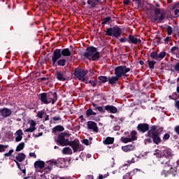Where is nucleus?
Listing matches in <instances>:
<instances>
[{
  "label": "nucleus",
  "instance_id": "nucleus-37",
  "mask_svg": "<svg viewBox=\"0 0 179 179\" xmlns=\"http://www.w3.org/2000/svg\"><path fill=\"white\" fill-rule=\"evenodd\" d=\"M121 142H122L123 143H128V142H132V139L131 138H128V137H122L120 138Z\"/></svg>",
  "mask_w": 179,
  "mask_h": 179
},
{
  "label": "nucleus",
  "instance_id": "nucleus-48",
  "mask_svg": "<svg viewBox=\"0 0 179 179\" xmlns=\"http://www.w3.org/2000/svg\"><path fill=\"white\" fill-rule=\"evenodd\" d=\"M92 106L93 107L92 110H94V111H97V110L99 109V106H97V104L95 103H92Z\"/></svg>",
  "mask_w": 179,
  "mask_h": 179
},
{
  "label": "nucleus",
  "instance_id": "nucleus-2",
  "mask_svg": "<svg viewBox=\"0 0 179 179\" xmlns=\"http://www.w3.org/2000/svg\"><path fill=\"white\" fill-rule=\"evenodd\" d=\"M81 57H84V59L88 61H96L100 59V52L97 51V48L90 46L81 54Z\"/></svg>",
  "mask_w": 179,
  "mask_h": 179
},
{
  "label": "nucleus",
  "instance_id": "nucleus-38",
  "mask_svg": "<svg viewBox=\"0 0 179 179\" xmlns=\"http://www.w3.org/2000/svg\"><path fill=\"white\" fill-rule=\"evenodd\" d=\"M154 13H155V16H152V17H157L158 15H162V10H160V8H155L154 9Z\"/></svg>",
  "mask_w": 179,
  "mask_h": 179
},
{
  "label": "nucleus",
  "instance_id": "nucleus-57",
  "mask_svg": "<svg viewBox=\"0 0 179 179\" xmlns=\"http://www.w3.org/2000/svg\"><path fill=\"white\" fill-rule=\"evenodd\" d=\"M174 131L177 134V135H179V125L175 127Z\"/></svg>",
  "mask_w": 179,
  "mask_h": 179
},
{
  "label": "nucleus",
  "instance_id": "nucleus-17",
  "mask_svg": "<svg viewBox=\"0 0 179 179\" xmlns=\"http://www.w3.org/2000/svg\"><path fill=\"white\" fill-rule=\"evenodd\" d=\"M137 131L138 132H142V134H145V132H149L150 129H149V124L148 123H140L137 126Z\"/></svg>",
  "mask_w": 179,
  "mask_h": 179
},
{
  "label": "nucleus",
  "instance_id": "nucleus-62",
  "mask_svg": "<svg viewBox=\"0 0 179 179\" xmlns=\"http://www.w3.org/2000/svg\"><path fill=\"white\" fill-rule=\"evenodd\" d=\"M148 9L149 10H155V6H153V4H150Z\"/></svg>",
  "mask_w": 179,
  "mask_h": 179
},
{
  "label": "nucleus",
  "instance_id": "nucleus-1",
  "mask_svg": "<svg viewBox=\"0 0 179 179\" xmlns=\"http://www.w3.org/2000/svg\"><path fill=\"white\" fill-rule=\"evenodd\" d=\"M164 131V128L159 126L152 125L150 127V130L145 134V142L147 143H155V145H160L162 143V138L160 135Z\"/></svg>",
  "mask_w": 179,
  "mask_h": 179
},
{
  "label": "nucleus",
  "instance_id": "nucleus-42",
  "mask_svg": "<svg viewBox=\"0 0 179 179\" xmlns=\"http://www.w3.org/2000/svg\"><path fill=\"white\" fill-rule=\"evenodd\" d=\"M166 30L168 36H171V34H173V27H171V26H168Z\"/></svg>",
  "mask_w": 179,
  "mask_h": 179
},
{
  "label": "nucleus",
  "instance_id": "nucleus-4",
  "mask_svg": "<svg viewBox=\"0 0 179 179\" xmlns=\"http://www.w3.org/2000/svg\"><path fill=\"white\" fill-rule=\"evenodd\" d=\"M65 136H69V134L62 132L57 135V138L55 139V142L58 146H68L69 145V139L66 138Z\"/></svg>",
  "mask_w": 179,
  "mask_h": 179
},
{
  "label": "nucleus",
  "instance_id": "nucleus-33",
  "mask_svg": "<svg viewBox=\"0 0 179 179\" xmlns=\"http://www.w3.org/2000/svg\"><path fill=\"white\" fill-rule=\"evenodd\" d=\"M111 22H113L111 17H106L102 20L101 24L104 26V24H108V23H111Z\"/></svg>",
  "mask_w": 179,
  "mask_h": 179
},
{
  "label": "nucleus",
  "instance_id": "nucleus-25",
  "mask_svg": "<svg viewBox=\"0 0 179 179\" xmlns=\"http://www.w3.org/2000/svg\"><path fill=\"white\" fill-rule=\"evenodd\" d=\"M34 167L35 169H40L41 170H43L45 167V162L43 161H36L34 163Z\"/></svg>",
  "mask_w": 179,
  "mask_h": 179
},
{
  "label": "nucleus",
  "instance_id": "nucleus-50",
  "mask_svg": "<svg viewBox=\"0 0 179 179\" xmlns=\"http://www.w3.org/2000/svg\"><path fill=\"white\" fill-rule=\"evenodd\" d=\"M179 50L178 47H177V46H173V47H172L171 49V52L174 53V52H176V51H177V50Z\"/></svg>",
  "mask_w": 179,
  "mask_h": 179
},
{
  "label": "nucleus",
  "instance_id": "nucleus-52",
  "mask_svg": "<svg viewBox=\"0 0 179 179\" xmlns=\"http://www.w3.org/2000/svg\"><path fill=\"white\" fill-rule=\"evenodd\" d=\"M22 136H17V137L15 138V142H20V141H22Z\"/></svg>",
  "mask_w": 179,
  "mask_h": 179
},
{
  "label": "nucleus",
  "instance_id": "nucleus-55",
  "mask_svg": "<svg viewBox=\"0 0 179 179\" xmlns=\"http://www.w3.org/2000/svg\"><path fill=\"white\" fill-rule=\"evenodd\" d=\"M16 135L17 136H21L23 135V131H22V129H19L16 131Z\"/></svg>",
  "mask_w": 179,
  "mask_h": 179
},
{
  "label": "nucleus",
  "instance_id": "nucleus-9",
  "mask_svg": "<svg viewBox=\"0 0 179 179\" xmlns=\"http://www.w3.org/2000/svg\"><path fill=\"white\" fill-rule=\"evenodd\" d=\"M68 146L72 148L73 153H76V152H82V150H83V145L80 144V142L78 139L69 141Z\"/></svg>",
  "mask_w": 179,
  "mask_h": 179
},
{
  "label": "nucleus",
  "instance_id": "nucleus-43",
  "mask_svg": "<svg viewBox=\"0 0 179 179\" xmlns=\"http://www.w3.org/2000/svg\"><path fill=\"white\" fill-rule=\"evenodd\" d=\"M101 114H104L106 113V108H103V106H98V110H97Z\"/></svg>",
  "mask_w": 179,
  "mask_h": 179
},
{
  "label": "nucleus",
  "instance_id": "nucleus-19",
  "mask_svg": "<svg viewBox=\"0 0 179 179\" xmlns=\"http://www.w3.org/2000/svg\"><path fill=\"white\" fill-rule=\"evenodd\" d=\"M87 127L88 129H91L94 132H99V127H97V123H96V122L88 121Z\"/></svg>",
  "mask_w": 179,
  "mask_h": 179
},
{
  "label": "nucleus",
  "instance_id": "nucleus-51",
  "mask_svg": "<svg viewBox=\"0 0 179 179\" xmlns=\"http://www.w3.org/2000/svg\"><path fill=\"white\" fill-rule=\"evenodd\" d=\"M29 124L30 127H31L32 128H36V125H37V123H36L34 120H31Z\"/></svg>",
  "mask_w": 179,
  "mask_h": 179
},
{
  "label": "nucleus",
  "instance_id": "nucleus-24",
  "mask_svg": "<svg viewBox=\"0 0 179 179\" xmlns=\"http://www.w3.org/2000/svg\"><path fill=\"white\" fill-rule=\"evenodd\" d=\"M87 3L90 6V8H96L98 3H101V0H87Z\"/></svg>",
  "mask_w": 179,
  "mask_h": 179
},
{
  "label": "nucleus",
  "instance_id": "nucleus-18",
  "mask_svg": "<svg viewBox=\"0 0 179 179\" xmlns=\"http://www.w3.org/2000/svg\"><path fill=\"white\" fill-rule=\"evenodd\" d=\"M129 43L134 44V45H138L142 43V40L135 37L134 35H129Z\"/></svg>",
  "mask_w": 179,
  "mask_h": 179
},
{
  "label": "nucleus",
  "instance_id": "nucleus-36",
  "mask_svg": "<svg viewBox=\"0 0 179 179\" xmlns=\"http://www.w3.org/2000/svg\"><path fill=\"white\" fill-rule=\"evenodd\" d=\"M136 135H138V132H136V131L133 130L131 132V141H136L138 139V138L136 137Z\"/></svg>",
  "mask_w": 179,
  "mask_h": 179
},
{
  "label": "nucleus",
  "instance_id": "nucleus-34",
  "mask_svg": "<svg viewBox=\"0 0 179 179\" xmlns=\"http://www.w3.org/2000/svg\"><path fill=\"white\" fill-rule=\"evenodd\" d=\"M63 155H72V149L69 147L64 148L62 150Z\"/></svg>",
  "mask_w": 179,
  "mask_h": 179
},
{
  "label": "nucleus",
  "instance_id": "nucleus-5",
  "mask_svg": "<svg viewBox=\"0 0 179 179\" xmlns=\"http://www.w3.org/2000/svg\"><path fill=\"white\" fill-rule=\"evenodd\" d=\"M87 73H89V71L87 70L83 69L78 66L75 69L73 76L76 79H78L80 81H85V77H86V75H87Z\"/></svg>",
  "mask_w": 179,
  "mask_h": 179
},
{
  "label": "nucleus",
  "instance_id": "nucleus-45",
  "mask_svg": "<svg viewBox=\"0 0 179 179\" xmlns=\"http://www.w3.org/2000/svg\"><path fill=\"white\" fill-rule=\"evenodd\" d=\"M169 139H170V134H169V133L164 134L163 141H169Z\"/></svg>",
  "mask_w": 179,
  "mask_h": 179
},
{
  "label": "nucleus",
  "instance_id": "nucleus-63",
  "mask_svg": "<svg viewBox=\"0 0 179 179\" xmlns=\"http://www.w3.org/2000/svg\"><path fill=\"white\" fill-rule=\"evenodd\" d=\"M88 83H90V85H92V86L93 87H95V83H94V80H90L88 81Z\"/></svg>",
  "mask_w": 179,
  "mask_h": 179
},
{
  "label": "nucleus",
  "instance_id": "nucleus-20",
  "mask_svg": "<svg viewBox=\"0 0 179 179\" xmlns=\"http://www.w3.org/2000/svg\"><path fill=\"white\" fill-rule=\"evenodd\" d=\"M104 108L106 111H108V113H110L111 114H115L118 112V109L114 106L106 105Z\"/></svg>",
  "mask_w": 179,
  "mask_h": 179
},
{
  "label": "nucleus",
  "instance_id": "nucleus-28",
  "mask_svg": "<svg viewBox=\"0 0 179 179\" xmlns=\"http://www.w3.org/2000/svg\"><path fill=\"white\" fill-rule=\"evenodd\" d=\"M26 159V155L23 152L18 153L17 155L15 157V161L22 163V162H24Z\"/></svg>",
  "mask_w": 179,
  "mask_h": 179
},
{
  "label": "nucleus",
  "instance_id": "nucleus-10",
  "mask_svg": "<svg viewBox=\"0 0 179 179\" xmlns=\"http://www.w3.org/2000/svg\"><path fill=\"white\" fill-rule=\"evenodd\" d=\"M52 66H65L66 65V59L55 57V53L53 52L52 55Z\"/></svg>",
  "mask_w": 179,
  "mask_h": 179
},
{
  "label": "nucleus",
  "instance_id": "nucleus-47",
  "mask_svg": "<svg viewBox=\"0 0 179 179\" xmlns=\"http://www.w3.org/2000/svg\"><path fill=\"white\" fill-rule=\"evenodd\" d=\"M13 153V150H10L8 152L4 154V156L6 157H9L12 156Z\"/></svg>",
  "mask_w": 179,
  "mask_h": 179
},
{
  "label": "nucleus",
  "instance_id": "nucleus-46",
  "mask_svg": "<svg viewBox=\"0 0 179 179\" xmlns=\"http://www.w3.org/2000/svg\"><path fill=\"white\" fill-rule=\"evenodd\" d=\"M120 43H129V38L123 37L120 39Z\"/></svg>",
  "mask_w": 179,
  "mask_h": 179
},
{
  "label": "nucleus",
  "instance_id": "nucleus-6",
  "mask_svg": "<svg viewBox=\"0 0 179 179\" xmlns=\"http://www.w3.org/2000/svg\"><path fill=\"white\" fill-rule=\"evenodd\" d=\"M166 14V11H163L159 17H152L151 20L153 22V23H155V22H157V23H162V22H163V20L165 19H171V20H173V19H176V17H173L171 14Z\"/></svg>",
  "mask_w": 179,
  "mask_h": 179
},
{
  "label": "nucleus",
  "instance_id": "nucleus-54",
  "mask_svg": "<svg viewBox=\"0 0 179 179\" xmlns=\"http://www.w3.org/2000/svg\"><path fill=\"white\" fill-rule=\"evenodd\" d=\"M174 69L176 71V72H179V62L175 65Z\"/></svg>",
  "mask_w": 179,
  "mask_h": 179
},
{
  "label": "nucleus",
  "instance_id": "nucleus-3",
  "mask_svg": "<svg viewBox=\"0 0 179 179\" xmlns=\"http://www.w3.org/2000/svg\"><path fill=\"white\" fill-rule=\"evenodd\" d=\"M106 36L109 37H115V38H120L122 34V29L119 26H114L113 27L107 28L105 31Z\"/></svg>",
  "mask_w": 179,
  "mask_h": 179
},
{
  "label": "nucleus",
  "instance_id": "nucleus-32",
  "mask_svg": "<svg viewBox=\"0 0 179 179\" xmlns=\"http://www.w3.org/2000/svg\"><path fill=\"white\" fill-rule=\"evenodd\" d=\"M104 145H113L114 143V137H107L103 141Z\"/></svg>",
  "mask_w": 179,
  "mask_h": 179
},
{
  "label": "nucleus",
  "instance_id": "nucleus-12",
  "mask_svg": "<svg viewBox=\"0 0 179 179\" xmlns=\"http://www.w3.org/2000/svg\"><path fill=\"white\" fill-rule=\"evenodd\" d=\"M167 55V52L162 51L159 54L157 51H155L150 53V57L152 59H155V61H162Z\"/></svg>",
  "mask_w": 179,
  "mask_h": 179
},
{
  "label": "nucleus",
  "instance_id": "nucleus-30",
  "mask_svg": "<svg viewBox=\"0 0 179 179\" xmlns=\"http://www.w3.org/2000/svg\"><path fill=\"white\" fill-rule=\"evenodd\" d=\"M85 115L87 118H90L92 115H97V113L93 111V109L90 108L86 110Z\"/></svg>",
  "mask_w": 179,
  "mask_h": 179
},
{
  "label": "nucleus",
  "instance_id": "nucleus-44",
  "mask_svg": "<svg viewBox=\"0 0 179 179\" xmlns=\"http://www.w3.org/2000/svg\"><path fill=\"white\" fill-rule=\"evenodd\" d=\"M36 129H37V128L36 127H31V126L29 127V128L25 130V132H34V131H36Z\"/></svg>",
  "mask_w": 179,
  "mask_h": 179
},
{
  "label": "nucleus",
  "instance_id": "nucleus-11",
  "mask_svg": "<svg viewBox=\"0 0 179 179\" xmlns=\"http://www.w3.org/2000/svg\"><path fill=\"white\" fill-rule=\"evenodd\" d=\"M161 176L165 178L170 177V176H172V177H177V176H178V170L177 169V167H171L168 171L163 170L161 172Z\"/></svg>",
  "mask_w": 179,
  "mask_h": 179
},
{
  "label": "nucleus",
  "instance_id": "nucleus-64",
  "mask_svg": "<svg viewBox=\"0 0 179 179\" xmlns=\"http://www.w3.org/2000/svg\"><path fill=\"white\" fill-rule=\"evenodd\" d=\"M175 107L179 110V100L176 101Z\"/></svg>",
  "mask_w": 179,
  "mask_h": 179
},
{
  "label": "nucleus",
  "instance_id": "nucleus-40",
  "mask_svg": "<svg viewBox=\"0 0 179 179\" xmlns=\"http://www.w3.org/2000/svg\"><path fill=\"white\" fill-rule=\"evenodd\" d=\"M155 65H156V62L155 61H150L148 62V66L150 69H155Z\"/></svg>",
  "mask_w": 179,
  "mask_h": 179
},
{
  "label": "nucleus",
  "instance_id": "nucleus-15",
  "mask_svg": "<svg viewBox=\"0 0 179 179\" xmlns=\"http://www.w3.org/2000/svg\"><path fill=\"white\" fill-rule=\"evenodd\" d=\"M66 71H57L55 73V78L60 82H66V80H68V76H66Z\"/></svg>",
  "mask_w": 179,
  "mask_h": 179
},
{
  "label": "nucleus",
  "instance_id": "nucleus-26",
  "mask_svg": "<svg viewBox=\"0 0 179 179\" xmlns=\"http://www.w3.org/2000/svg\"><path fill=\"white\" fill-rule=\"evenodd\" d=\"M159 155L161 156H163L164 157H166L167 159H170V157H171V149L168 148L166 150H164V152H160Z\"/></svg>",
  "mask_w": 179,
  "mask_h": 179
},
{
  "label": "nucleus",
  "instance_id": "nucleus-31",
  "mask_svg": "<svg viewBox=\"0 0 179 179\" xmlns=\"http://www.w3.org/2000/svg\"><path fill=\"white\" fill-rule=\"evenodd\" d=\"M98 80H100V85L107 83L108 82V78L106 76H99Z\"/></svg>",
  "mask_w": 179,
  "mask_h": 179
},
{
  "label": "nucleus",
  "instance_id": "nucleus-14",
  "mask_svg": "<svg viewBox=\"0 0 179 179\" xmlns=\"http://www.w3.org/2000/svg\"><path fill=\"white\" fill-rule=\"evenodd\" d=\"M157 157H159V162L161 164H165L164 167H171V164H170V159L163 155H160L159 152H156L154 154Z\"/></svg>",
  "mask_w": 179,
  "mask_h": 179
},
{
  "label": "nucleus",
  "instance_id": "nucleus-41",
  "mask_svg": "<svg viewBox=\"0 0 179 179\" xmlns=\"http://www.w3.org/2000/svg\"><path fill=\"white\" fill-rule=\"evenodd\" d=\"M8 148H9L8 145H4L2 144H0V152H5V149H8Z\"/></svg>",
  "mask_w": 179,
  "mask_h": 179
},
{
  "label": "nucleus",
  "instance_id": "nucleus-29",
  "mask_svg": "<svg viewBox=\"0 0 179 179\" xmlns=\"http://www.w3.org/2000/svg\"><path fill=\"white\" fill-rule=\"evenodd\" d=\"M65 130V128L63 127L62 125H57L52 128V134H57V132H62Z\"/></svg>",
  "mask_w": 179,
  "mask_h": 179
},
{
  "label": "nucleus",
  "instance_id": "nucleus-8",
  "mask_svg": "<svg viewBox=\"0 0 179 179\" xmlns=\"http://www.w3.org/2000/svg\"><path fill=\"white\" fill-rule=\"evenodd\" d=\"M130 71L131 69L127 67V66H119L115 68V75L120 78H122V76H127V73Z\"/></svg>",
  "mask_w": 179,
  "mask_h": 179
},
{
  "label": "nucleus",
  "instance_id": "nucleus-13",
  "mask_svg": "<svg viewBox=\"0 0 179 179\" xmlns=\"http://www.w3.org/2000/svg\"><path fill=\"white\" fill-rule=\"evenodd\" d=\"M46 99L48 101V104L50 103L52 104H55L57 100H58V95L57 94V92H49L46 93Z\"/></svg>",
  "mask_w": 179,
  "mask_h": 179
},
{
  "label": "nucleus",
  "instance_id": "nucleus-56",
  "mask_svg": "<svg viewBox=\"0 0 179 179\" xmlns=\"http://www.w3.org/2000/svg\"><path fill=\"white\" fill-rule=\"evenodd\" d=\"M83 143H84V145H86V146H89V140L87 138L83 140Z\"/></svg>",
  "mask_w": 179,
  "mask_h": 179
},
{
  "label": "nucleus",
  "instance_id": "nucleus-59",
  "mask_svg": "<svg viewBox=\"0 0 179 179\" xmlns=\"http://www.w3.org/2000/svg\"><path fill=\"white\" fill-rule=\"evenodd\" d=\"M120 129H121V127H120L119 125L113 127V131H120Z\"/></svg>",
  "mask_w": 179,
  "mask_h": 179
},
{
  "label": "nucleus",
  "instance_id": "nucleus-58",
  "mask_svg": "<svg viewBox=\"0 0 179 179\" xmlns=\"http://www.w3.org/2000/svg\"><path fill=\"white\" fill-rule=\"evenodd\" d=\"M174 15H175V16H176V17H178V16H179V9L178 8H177L174 10Z\"/></svg>",
  "mask_w": 179,
  "mask_h": 179
},
{
  "label": "nucleus",
  "instance_id": "nucleus-16",
  "mask_svg": "<svg viewBox=\"0 0 179 179\" xmlns=\"http://www.w3.org/2000/svg\"><path fill=\"white\" fill-rule=\"evenodd\" d=\"M0 115L3 118H8L12 115V110L8 108H0Z\"/></svg>",
  "mask_w": 179,
  "mask_h": 179
},
{
  "label": "nucleus",
  "instance_id": "nucleus-22",
  "mask_svg": "<svg viewBox=\"0 0 179 179\" xmlns=\"http://www.w3.org/2000/svg\"><path fill=\"white\" fill-rule=\"evenodd\" d=\"M38 97L39 100H41V103H43V104H48V100H47V93L43 92L39 94Z\"/></svg>",
  "mask_w": 179,
  "mask_h": 179
},
{
  "label": "nucleus",
  "instance_id": "nucleus-53",
  "mask_svg": "<svg viewBox=\"0 0 179 179\" xmlns=\"http://www.w3.org/2000/svg\"><path fill=\"white\" fill-rule=\"evenodd\" d=\"M53 121H61V117L60 116H55L52 118Z\"/></svg>",
  "mask_w": 179,
  "mask_h": 179
},
{
  "label": "nucleus",
  "instance_id": "nucleus-49",
  "mask_svg": "<svg viewBox=\"0 0 179 179\" xmlns=\"http://www.w3.org/2000/svg\"><path fill=\"white\" fill-rule=\"evenodd\" d=\"M93 121H96V122H100V116H94L92 117Z\"/></svg>",
  "mask_w": 179,
  "mask_h": 179
},
{
  "label": "nucleus",
  "instance_id": "nucleus-7",
  "mask_svg": "<svg viewBox=\"0 0 179 179\" xmlns=\"http://www.w3.org/2000/svg\"><path fill=\"white\" fill-rule=\"evenodd\" d=\"M53 52L55 58H62V57H71L72 55V52L69 48L55 49Z\"/></svg>",
  "mask_w": 179,
  "mask_h": 179
},
{
  "label": "nucleus",
  "instance_id": "nucleus-23",
  "mask_svg": "<svg viewBox=\"0 0 179 179\" xmlns=\"http://www.w3.org/2000/svg\"><path fill=\"white\" fill-rule=\"evenodd\" d=\"M138 169H134L132 171L127 173L124 176H123L122 179H128L130 177V179H132V176H135L136 173H138Z\"/></svg>",
  "mask_w": 179,
  "mask_h": 179
},
{
  "label": "nucleus",
  "instance_id": "nucleus-27",
  "mask_svg": "<svg viewBox=\"0 0 179 179\" xmlns=\"http://www.w3.org/2000/svg\"><path fill=\"white\" fill-rule=\"evenodd\" d=\"M134 149H135V145H134V144H130V145H127L122 147V150L125 152H132Z\"/></svg>",
  "mask_w": 179,
  "mask_h": 179
},
{
  "label": "nucleus",
  "instance_id": "nucleus-61",
  "mask_svg": "<svg viewBox=\"0 0 179 179\" xmlns=\"http://www.w3.org/2000/svg\"><path fill=\"white\" fill-rule=\"evenodd\" d=\"M133 2H135L139 6L141 3V0H133Z\"/></svg>",
  "mask_w": 179,
  "mask_h": 179
},
{
  "label": "nucleus",
  "instance_id": "nucleus-35",
  "mask_svg": "<svg viewBox=\"0 0 179 179\" xmlns=\"http://www.w3.org/2000/svg\"><path fill=\"white\" fill-rule=\"evenodd\" d=\"M25 144L24 143L22 142L20 143L16 148L15 152H20L21 150H23L24 149Z\"/></svg>",
  "mask_w": 179,
  "mask_h": 179
},
{
  "label": "nucleus",
  "instance_id": "nucleus-39",
  "mask_svg": "<svg viewBox=\"0 0 179 179\" xmlns=\"http://www.w3.org/2000/svg\"><path fill=\"white\" fill-rule=\"evenodd\" d=\"M45 114V111L44 110H41V111H38L36 117H38V118H40L41 120L43 118V116Z\"/></svg>",
  "mask_w": 179,
  "mask_h": 179
},
{
  "label": "nucleus",
  "instance_id": "nucleus-60",
  "mask_svg": "<svg viewBox=\"0 0 179 179\" xmlns=\"http://www.w3.org/2000/svg\"><path fill=\"white\" fill-rule=\"evenodd\" d=\"M29 156H30V157H34V159H36L37 157V155L34 152H30Z\"/></svg>",
  "mask_w": 179,
  "mask_h": 179
},
{
  "label": "nucleus",
  "instance_id": "nucleus-21",
  "mask_svg": "<svg viewBox=\"0 0 179 179\" xmlns=\"http://www.w3.org/2000/svg\"><path fill=\"white\" fill-rule=\"evenodd\" d=\"M118 80H120V77L118 76L108 78V82L109 85H111L112 86L117 85V82H118Z\"/></svg>",
  "mask_w": 179,
  "mask_h": 179
}]
</instances>
